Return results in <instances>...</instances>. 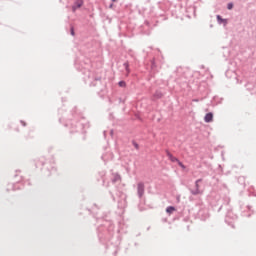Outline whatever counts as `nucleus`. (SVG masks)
<instances>
[{
  "mask_svg": "<svg viewBox=\"0 0 256 256\" xmlns=\"http://www.w3.org/2000/svg\"><path fill=\"white\" fill-rule=\"evenodd\" d=\"M137 191H138L139 197H143V194L145 193V184H143L142 182L138 183Z\"/></svg>",
  "mask_w": 256,
  "mask_h": 256,
  "instance_id": "obj_1",
  "label": "nucleus"
},
{
  "mask_svg": "<svg viewBox=\"0 0 256 256\" xmlns=\"http://www.w3.org/2000/svg\"><path fill=\"white\" fill-rule=\"evenodd\" d=\"M72 35H75V32H73V30L71 31Z\"/></svg>",
  "mask_w": 256,
  "mask_h": 256,
  "instance_id": "obj_13",
  "label": "nucleus"
},
{
  "mask_svg": "<svg viewBox=\"0 0 256 256\" xmlns=\"http://www.w3.org/2000/svg\"><path fill=\"white\" fill-rule=\"evenodd\" d=\"M124 65H125L126 70L129 71V64L125 63Z\"/></svg>",
  "mask_w": 256,
  "mask_h": 256,
  "instance_id": "obj_9",
  "label": "nucleus"
},
{
  "mask_svg": "<svg viewBox=\"0 0 256 256\" xmlns=\"http://www.w3.org/2000/svg\"><path fill=\"white\" fill-rule=\"evenodd\" d=\"M217 20L218 21H223V19L219 15L217 16Z\"/></svg>",
  "mask_w": 256,
  "mask_h": 256,
  "instance_id": "obj_10",
  "label": "nucleus"
},
{
  "mask_svg": "<svg viewBox=\"0 0 256 256\" xmlns=\"http://www.w3.org/2000/svg\"><path fill=\"white\" fill-rule=\"evenodd\" d=\"M205 123H211L213 122V113L209 112L204 117Z\"/></svg>",
  "mask_w": 256,
  "mask_h": 256,
  "instance_id": "obj_3",
  "label": "nucleus"
},
{
  "mask_svg": "<svg viewBox=\"0 0 256 256\" xmlns=\"http://www.w3.org/2000/svg\"><path fill=\"white\" fill-rule=\"evenodd\" d=\"M170 159H171V161H173V162L177 161V162L179 163V160H178L177 158L173 157V156H170Z\"/></svg>",
  "mask_w": 256,
  "mask_h": 256,
  "instance_id": "obj_5",
  "label": "nucleus"
},
{
  "mask_svg": "<svg viewBox=\"0 0 256 256\" xmlns=\"http://www.w3.org/2000/svg\"><path fill=\"white\" fill-rule=\"evenodd\" d=\"M83 7V0H76L75 4L72 6V11L75 12L77 9Z\"/></svg>",
  "mask_w": 256,
  "mask_h": 256,
  "instance_id": "obj_2",
  "label": "nucleus"
},
{
  "mask_svg": "<svg viewBox=\"0 0 256 256\" xmlns=\"http://www.w3.org/2000/svg\"><path fill=\"white\" fill-rule=\"evenodd\" d=\"M119 85H120V87H125V82L121 81V82H119Z\"/></svg>",
  "mask_w": 256,
  "mask_h": 256,
  "instance_id": "obj_8",
  "label": "nucleus"
},
{
  "mask_svg": "<svg viewBox=\"0 0 256 256\" xmlns=\"http://www.w3.org/2000/svg\"><path fill=\"white\" fill-rule=\"evenodd\" d=\"M173 211H175V207H173V206L166 208V213H168L169 215H171V213H173Z\"/></svg>",
  "mask_w": 256,
  "mask_h": 256,
  "instance_id": "obj_4",
  "label": "nucleus"
},
{
  "mask_svg": "<svg viewBox=\"0 0 256 256\" xmlns=\"http://www.w3.org/2000/svg\"><path fill=\"white\" fill-rule=\"evenodd\" d=\"M178 165L179 167H181L182 169H185V165H183L181 162L178 161Z\"/></svg>",
  "mask_w": 256,
  "mask_h": 256,
  "instance_id": "obj_7",
  "label": "nucleus"
},
{
  "mask_svg": "<svg viewBox=\"0 0 256 256\" xmlns=\"http://www.w3.org/2000/svg\"><path fill=\"white\" fill-rule=\"evenodd\" d=\"M134 146H135L136 149H139V144L134 143Z\"/></svg>",
  "mask_w": 256,
  "mask_h": 256,
  "instance_id": "obj_11",
  "label": "nucleus"
},
{
  "mask_svg": "<svg viewBox=\"0 0 256 256\" xmlns=\"http://www.w3.org/2000/svg\"><path fill=\"white\" fill-rule=\"evenodd\" d=\"M110 9H113V4L110 5Z\"/></svg>",
  "mask_w": 256,
  "mask_h": 256,
  "instance_id": "obj_12",
  "label": "nucleus"
},
{
  "mask_svg": "<svg viewBox=\"0 0 256 256\" xmlns=\"http://www.w3.org/2000/svg\"><path fill=\"white\" fill-rule=\"evenodd\" d=\"M113 3L117 2V0H112Z\"/></svg>",
  "mask_w": 256,
  "mask_h": 256,
  "instance_id": "obj_14",
  "label": "nucleus"
},
{
  "mask_svg": "<svg viewBox=\"0 0 256 256\" xmlns=\"http://www.w3.org/2000/svg\"><path fill=\"white\" fill-rule=\"evenodd\" d=\"M227 9H229V10L233 9V3H229L227 6Z\"/></svg>",
  "mask_w": 256,
  "mask_h": 256,
  "instance_id": "obj_6",
  "label": "nucleus"
}]
</instances>
